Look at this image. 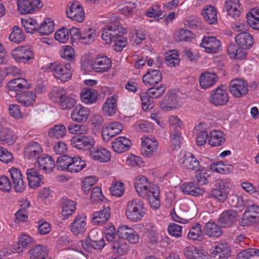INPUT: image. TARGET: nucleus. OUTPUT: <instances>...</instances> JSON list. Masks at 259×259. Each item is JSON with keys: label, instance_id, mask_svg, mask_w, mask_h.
Masks as SVG:
<instances>
[{"label": "nucleus", "instance_id": "nucleus-16", "mask_svg": "<svg viewBox=\"0 0 259 259\" xmlns=\"http://www.w3.org/2000/svg\"><path fill=\"white\" fill-rule=\"evenodd\" d=\"M117 234L120 239H125L131 243L136 244L139 242V236L138 233L133 229L127 226L122 225L119 227Z\"/></svg>", "mask_w": 259, "mask_h": 259}, {"label": "nucleus", "instance_id": "nucleus-25", "mask_svg": "<svg viewBox=\"0 0 259 259\" xmlns=\"http://www.w3.org/2000/svg\"><path fill=\"white\" fill-rule=\"evenodd\" d=\"M86 217L83 215L75 217L70 226L71 232L75 235H81L85 231Z\"/></svg>", "mask_w": 259, "mask_h": 259}, {"label": "nucleus", "instance_id": "nucleus-12", "mask_svg": "<svg viewBox=\"0 0 259 259\" xmlns=\"http://www.w3.org/2000/svg\"><path fill=\"white\" fill-rule=\"evenodd\" d=\"M229 97L225 87L223 85L218 87L211 91L209 102L215 106H223L227 104Z\"/></svg>", "mask_w": 259, "mask_h": 259}, {"label": "nucleus", "instance_id": "nucleus-26", "mask_svg": "<svg viewBox=\"0 0 259 259\" xmlns=\"http://www.w3.org/2000/svg\"><path fill=\"white\" fill-rule=\"evenodd\" d=\"M199 84L202 89H207L214 85L218 80V76L214 73L205 72L199 77Z\"/></svg>", "mask_w": 259, "mask_h": 259}, {"label": "nucleus", "instance_id": "nucleus-63", "mask_svg": "<svg viewBox=\"0 0 259 259\" xmlns=\"http://www.w3.org/2000/svg\"><path fill=\"white\" fill-rule=\"evenodd\" d=\"M165 90V86L164 84H160L149 89L147 92L152 98L156 99L160 97L164 94Z\"/></svg>", "mask_w": 259, "mask_h": 259}, {"label": "nucleus", "instance_id": "nucleus-14", "mask_svg": "<svg viewBox=\"0 0 259 259\" xmlns=\"http://www.w3.org/2000/svg\"><path fill=\"white\" fill-rule=\"evenodd\" d=\"M14 60L17 62L26 63L33 58L32 49L28 46H20L11 52Z\"/></svg>", "mask_w": 259, "mask_h": 259}, {"label": "nucleus", "instance_id": "nucleus-28", "mask_svg": "<svg viewBox=\"0 0 259 259\" xmlns=\"http://www.w3.org/2000/svg\"><path fill=\"white\" fill-rule=\"evenodd\" d=\"M28 185L30 188H36L42 184V176L34 168L28 169L26 171Z\"/></svg>", "mask_w": 259, "mask_h": 259}, {"label": "nucleus", "instance_id": "nucleus-34", "mask_svg": "<svg viewBox=\"0 0 259 259\" xmlns=\"http://www.w3.org/2000/svg\"><path fill=\"white\" fill-rule=\"evenodd\" d=\"M49 253L48 248L43 245H36L28 252L29 259H46Z\"/></svg>", "mask_w": 259, "mask_h": 259}, {"label": "nucleus", "instance_id": "nucleus-56", "mask_svg": "<svg viewBox=\"0 0 259 259\" xmlns=\"http://www.w3.org/2000/svg\"><path fill=\"white\" fill-rule=\"evenodd\" d=\"M58 104L62 109L70 110L75 106L76 101L73 96L65 94Z\"/></svg>", "mask_w": 259, "mask_h": 259}, {"label": "nucleus", "instance_id": "nucleus-30", "mask_svg": "<svg viewBox=\"0 0 259 259\" xmlns=\"http://www.w3.org/2000/svg\"><path fill=\"white\" fill-rule=\"evenodd\" d=\"M225 141V135L221 131L213 130L208 134V143L211 147L221 146Z\"/></svg>", "mask_w": 259, "mask_h": 259}, {"label": "nucleus", "instance_id": "nucleus-52", "mask_svg": "<svg viewBox=\"0 0 259 259\" xmlns=\"http://www.w3.org/2000/svg\"><path fill=\"white\" fill-rule=\"evenodd\" d=\"M203 124L200 123L195 127V131L197 132V136L196 142L198 146L204 145L206 142L207 138L208 139V134L206 131L202 130Z\"/></svg>", "mask_w": 259, "mask_h": 259}, {"label": "nucleus", "instance_id": "nucleus-59", "mask_svg": "<svg viewBox=\"0 0 259 259\" xmlns=\"http://www.w3.org/2000/svg\"><path fill=\"white\" fill-rule=\"evenodd\" d=\"M203 232L201 226L199 224H196L190 228L188 234V237L191 240H199L202 238Z\"/></svg>", "mask_w": 259, "mask_h": 259}, {"label": "nucleus", "instance_id": "nucleus-33", "mask_svg": "<svg viewBox=\"0 0 259 259\" xmlns=\"http://www.w3.org/2000/svg\"><path fill=\"white\" fill-rule=\"evenodd\" d=\"M92 158L100 162H107L110 160V152L103 148H97L90 151Z\"/></svg>", "mask_w": 259, "mask_h": 259}, {"label": "nucleus", "instance_id": "nucleus-38", "mask_svg": "<svg viewBox=\"0 0 259 259\" xmlns=\"http://www.w3.org/2000/svg\"><path fill=\"white\" fill-rule=\"evenodd\" d=\"M177 105V97L176 95L173 93H169L166 95L160 104L161 108L165 111L176 108Z\"/></svg>", "mask_w": 259, "mask_h": 259}, {"label": "nucleus", "instance_id": "nucleus-10", "mask_svg": "<svg viewBox=\"0 0 259 259\" xmlns=\"http://www.w3.org/2000/svg\"><path fill=\"white\" fill-rule=\"evenodd\" d=\"M112 61L106 56L99 55L93 58L90 63V66L94 71L98 73L108 72L111 67Z\"/></svg>", "mask_w": 259, "mask_h": 259}, {"label": "nucleus", "instance_id": "nucleus-18", "mask_svg": "<svg viewBox=\"0 0 259 259\" xmlns=\"http://www.w3.org/2000/svg\"><path fill=\"white\" fill-rule=\"evenodd\" d=\"M226 180L220 181L218 183V187L211 191L210 196L220 202H224L228 195V187L226 186Z\"/></svg>", "mask_w": 259, "mask_h": 259}, {"label": "nucleus", "instance_id": "nucleus-48", "mask_svg": "<svg viewBox=\"0 0 259 259\" xmlns=\"http://www.w3.org/2000/svg\"><path fill=\"white\" fill-rule=\"evenodd\" d=\"M136 9V5L132 2H125L118 6V10L120 13L127 17L133 16Z\"/></svg>", "mask_w": 259, "mask_h": 259}, {"label": "nucleus", "instance_id": "nucleus-15", "mask_svg": "<svg viewBox=\"0 0 259 259\" xmlns=\"http://www.w3.org/2000/svg\"><path fill=\"white\" fill-rule=\"evenodd\" d=\"M200 46L207 53L215 54L220 51L221 43L215 36H206L203 37Z\"/></svg>", "mask_w": 259, "mask_h": 259}, {"label": "nucleus", "instance_id": "nucleus-11", "mask_svg": "<svg viewBox=\"0 0 259 259\" xmlns=\"http://www.w3.org/2000/svg\"><path fill=\"white\" fill-rule=\"evenodd\" d=\"M229 88L231 94L237 98L246 95L248 92L247 83L240 78L232 80L229 83Z\"/></svg>", "mask_w": 259, "mask_h": 259}, {"label": "nucleus", "instance_id": "nucleus-9", "mask_svg": "<svg viewBox=\"0 0 259 259\" xmlns=\"http://www.w3.org/2000/svg\"><path fill=\"white\" fill-rule=\"evenodd\" d=\"M71 145L80 150H88L93 148L95 140L92 136H74L71 139Z\"/></svg>", "mask_w": 259, "mask_h": 259}, {"label": "nucleus", "instance_id": "nucleus-45", "mask_svg": "<svg viewBox=\"0 0 259 259\" xmlns=\"http://www.w3.org/2000/svg\"><path fill=\"white\" fill-rule=\"evenodd\" d=\"M34 239L30 235L22 233L19 235L18 239V252H22L23 249H26L28 246L31 244L34 243Z\"/></svg>", "mask_w": 259, "mask_h": 259}, {"label": "nucleus", "instance_id": "nucleus-19", "mask_svg": "<svg viewBox=\"0 0 259 259\" xmlns=\"http://www.w3.org/2000/svg\"><path fill=\"white\" fill-rule=\"evenodd\" d=\"M14 189L17 192H23L26 188V184L23 181L20 170L15 167L9 169Z\"/></svg>", "mask_w": 259, "mask_h": 259}, {"label": "nucleus", "instance_id": "nucleus-41", "mask_svg": "<svg viewBox=\"0 0 259 259\" xmlns=\"http://www.w3.org/2000/svg\"><path fill=\"white\" fill-rule=\"evenodd\" d=\"M76 203L69 199H64L62 203L61 214L63 219L71 215L76 209Z\"/></svg>", "mask_w": 259, "mask_h": 259}, {"label": "nucleus", "instance_id": "nucleus-8", "mask_svg": "<svg viewBox=\"0 0 259 259\" xmlns=\"http://www.w3.org/2000/svg\"><path fill=\"white\" fill-rule=\"evenodd\" d=\"M17 11L21 14H31L43 6L41 0H17Z\"/></svg>", "mask_w": 259, "mask_h": 259}, {"label": "nucleus", "instance_id": "nucleus-55", "mask_svg": "<svg viewBox=\"0 0 259 259\" xmlns=\"http://www.w3.org/2000/svg\"><path fill=\"white\" fill-rule=\"evenodd\" d=\"M165 59L166 64L170 67L178 65L180 60L178 52L175 50L170 51L165 54Z\"/></svg>", "mask_w": 259, "mask_h": 259}, {"label": "nucleus", "instance_id": "nucleus-46", "mask_svg": "<svg viewBox=\"0 0 259 259\" xmlns=\"http://www.w3.org/2000/svg\"><path fill=\"white\" fill-rule=\"evenodd\" d=\"M98 92L92 89H84L80 94L81 99L84 104H92L97 100Z\"/></svg>", "mask_w": 259, "mask_h": 259}, {"label": "nucleus", "instance_id": "nucleus-62", "mask_svg": "<svg viewBox=\"0 0 259 259\" xmlns=\"http://www.w3.org/2000/svg\"><path fill=\"white\" fill-rule=\"evenodd\" d=\"M21 23L27 33H33L38 27L37 22L31 19H22Z\"/></svg>", "mask_w": 259, "mask_h": 259}, {"label": "nucleus", "instance_id": "nucleus-17", "mask_svg": "<svg viewBox=\"0 0 259 259\" xmlns=\"http://www.w3.org/2000/svg\"><path fill=\"white\" fill-rule=\"evenodd\" d=\"M42 153V148L40 144L37 142H32L29 143L24 149V156L26 158L34 160H37L41 156Z\"/></svg>", "mask_w": 259, "mask_h": 259}, {"label": "nucleus", "instance_id": "nucleus-49", "mask_svg": "<svg viewBox=\"0 0 259 259\" xmlns=\"http://www.w3.org/2000/svg\"><path fill=\"white\" fill-rule=\"evenodd\" d=\"M67 133V130L65 126L63 124H57L50 128L49 131L50 137L55 139H60L63 138Z\"/></svg>", "mask_w": 259, "mask_h": 259}, {"label": "nucleus", "instance_id": "nucleus-50", "mask_svg": "<svg viewBox=\"0 0 259 259\" xmlns=\"http://www.w3.org/2000/svg\"><path fill=\"white\" fill-rule=\"evenodd\" d=\"M69 132L73 135H85L89 132V127L85 124L71 123L68 126Z\"/></svg>", "mask_w": 259, "mask_h": 259}, {"label": "nucleus", "instance_id": "nucleus-5", "mask_svg": "<svg viewBox=\"0 0 259 259\" xmlns=\"http://www.w3.org/2000/svg\"><path fill=\"white\" fill-rule=\"evenodd\" d=\"M145 213L144 204L140 199H134L127 202L125 215L131 221L137 222L142 220Z\"/></svg>", "mask_w": 259, "mask_h": 259}, {"label": "nucleus", "instance_id": "nucleus-53", "mask_svg": "<svg viewBox=\"0 0 259 259\" xmlns=\"http://www.w3.org/2000/svg\"><path fill=\"white\" fill-rule=\"evenodd\" d=\"M25 39V36L22 30L17 26H14L9 36L10 41L18 44L23 42Z\"/></svg>", "mask_w": 259, "mask_h": 259}, {"label": "nucleus", "instance_id": "nucleus-13", "mask_svg": "<svg viewBox=\"0 0 259 259\" xmlns=\"http://www.w3.org/2000/svg\"><path fill=\"white\" fill-rule=\"evenodd\" d=\"M141 152L143 155L151 157L157 151L158 144L155 137L150 135L141 138Z\"/></svg>", "mask_w": 259, "mask_h": 259}, {"label": "nucleus", "instance_id": "nucleus-23", "mask_svg": "<svg viewBox=\"0 0 259 259\" xmlns=\"http://www.w3.org/2000/svg\"><path fill=\"white\" fill-rule=\"evenodd\" d=\"M90 114V110L88 108L81 105H78L71 112L70 117L74 121L82 122L87 120Z\"/></svg>", "mask_w": 259, "mask_h": 259}, {"label": "nucleus", "instance_id": "nucleus-35", "mask_svg": "<svg viewBox=\"0 0 259 259\" xmlns=\"http://www.w3.org/2000/svg\"><path fill=\"white\" fill-rule=\"evenodd\" d=\"M146 85H153L159 83L162 79V74L159 70H150L142 78Z\"/></svg>", "mask_w": 259, "mask_h": 259}, {"label": "nucleus", "instance_id": "nucleus-31", "mask_svg": "<svg viewBox=\"0 0 259 259\" xmlns=\"http://www.w3.org/2000/svg\"><path fill=\"white\" fill-rule=\"evenodd\" d=\"M217 9L211 5H206L202 10L201 15L204 19L209 24H215L217 23Z\"/></svg>", "mask_w": 259, "mask_h": 259}, {"label": "nucleus", "instance_id": "nucleus-36", "mask_svg": "<svg viewBox=\"0 0 259 259\" xmlns=\"http://www.w3.org/2000/svg\"><path fill=\"white\" fill-rule=\"evenodd\" d=\"M28 87L26 80L22 78H18L10 80L7 84L9 93L14 92L16 94L21 92L23 89Z\"/></svg>", "mask_w": 259, "mask_h": 259}, {"label": "nucleus", "instance_id": "nucleus-57", "mask_svg": "<svg viewBox=\"0 0 259 259\" xmlns=\"http://www.w3.org/2000/svg\"><path fill=\"white\" fill-rule=\"evenodd\" d=\"M210 166L212 170L220 174H227L233 169V166L232 165H226L222 162L212 163Z\"/></svg>", "mask_w": 259, "mask_h": 259}, {"label": "nucleus", "instance_id": "nucleus-24", "mask_svg": "<svg viewBox=\"0 0 259 259\" xmlns=\"http://www.w3.org/2000/svg\"><path fill=\"white\" fill-rule=\"evenodd\" d=\"M238 214L236 211L225 210L220 215L218 223L222 227H229L236 222Z\"/></svg>", "mask_w": 259, "mask_h": 259}, {"label": "nucleus", "instance_id": "nucleus-58", "mask_svg": "<svg viewBox=\"0 0 259 259\" xmlns=\"http://www.w3.org/2000/svg\"><path fill=\"white\" fill-rule=\"evenodd\" d=\"M54 23L51 19H48L41 24L38 31L42 35H48L54 31Z\"/></svg>", "mask_w": 259, "mask_h": 259}, {"label": "nucleus", "instance_id": "nucleus-43", "mask_svg": "<svg viewBox=\"0 0 259 259\" xmlns=\"http://www.w3.org/2000/svg\"><path fill=\"white\" fill-rule=\"evenodd\" d=\"M111 248L113 252L119 255H124L128 250V244L120 238H116L111 243Z\"/></svg>", "mask_w": 259, "mask_h": 259}, {"label": "nucleus", "instance_id": "nucleus-44", "mask_svg": "<svg viewBox=\"0 0 259 259\" xmlns=\"http://www.w3.org/2000/svg\"><path fill=\"white\" fill-rule=\"evenodd\" d=\"M182 163L185 168L190 170H197L199 165L198 161L191 153H187L184 155Z\"/></svg>", "mask_w": 259, "mask_h": 259}, {"label": "nucleus", "instance_id": "nucleus-40", "mask_svg": "<svg viewBox=\"0 0 259 259\" xmlns=\"http://www.w3.org/2000/svg\"><path fill=\"white\" fill-rule=\"evenodd\" d=\"M102 110L104 113L109 116L114 115L117 110V98L113 96L106 99L104 103Z\"/></svg>", "mask_w": 259, "mask_h": 259}, {"label": "nucleus", "instance_id": "nucleus-47", "mask_svg": "<svg viewBox=\"0 0 259 259\" xmlns=\"http://www.w3.org/2000/svg\"><path fill=\"white\" fill-rule=\"evenodd\" d=\"M205 234L209 237H218L222 234V230L214 222L207 223L204 228Z\"/></svg>", "mask_w": 259, "mask_h": 259}, {"label": "nucleus", "instance_id": "nucleus-7", "mask_svg": "<svg viewBox=\"0 0 259 259\" xmlns=\"http://www.w3.org/2000/svg\"><path fill=\"white\" fill-rule=\"evenodd\" d=\"M65 13L68 18L76 22L81 23L85 19L83 8L78 1L70 2L66 9Z\"/></svg>", "mask_w": 259, "mask_h": 259}, {"label": "nucleus", "instance_id": "nucleus-20", "mask_svg": "<svg viewBox=\"0 0 259 259\" xmlns=\"http://www.w3.org/2000/svg\"><path fill=\"white\" fill-rule=\"evenodd\" d=\"M87 241L91 247L97 250L102 249L105 245L102 233L95 229L90 232Z\"/></svg>", "mask_w": 259, "mask_h": 259}, {"label": "nucleus", "instance_id": "nucleus-29", "mask_svg": "<svg viewBox=\"0 0 259 259\" xmlns=\"http://www.w3.org/2000/svg\"><path fill=\"white\" fill-rule=\"evenodd\" d=\"M225 8L227 14L233 18H238L241 13L242 8L239 0H227Z\"/></svg>", "mask_w": 259, "mask_h": 259}, {"label": "nucleus", "instance_id": "nucleus-60", "mask_svg": "<svg viewBox=\"0 0 259 259\" xmlns=\"http://www.w3.org/2000/svg\"><path fill=\"white\" fill-rule=\"evenodd\" d=\"M36 96L32 92L29 91L21 96L19 102L23 105L28 107L34 104Z\"/></svg>", "mask_w": 259, "mask_h": 259}, {"label": "nucleus", "instance_id": "nucleus-42", "mask_svg": "<svg viewBox=\"0 0 259 259\" xmlns=\"http://www.w3.org/2000/svg\"><path fill=\"white\" fill-rule=\"evenodd\" d=\"M181 189L184 193L193 196L202 195L204 193L203 189L195 186L192 182L184 183Z\"/></svg>", "mask_w": 259, "mask_h": 259}, {"label": "nucleus", "instance_id": "nucleus-27", "mask_svg": "<svg viewBox=\"0 0 259 259\" xmlns=\"http://www.w3.org/2000/svg\"><path fill=\"white\" fill-rule=\"evenodd\" d=\"M131 145V141L125 137L116 138L112 142L113 150L117 153H121L127 151Z\"/></svg>", "mask_w": 259, "mask_h": 259}, {"label": "nucleus", "instance_id": "nucleus-6", "mask_svg": "<svg viewBox=\"0 0 259 259\" xmlns=\"http://www.w3.org/2000/svg\"><path fill=\"white\" fill-rule=\"evenodd\" d=\"M115 18H112V23L102 29V38L107 44H111L121 33H126V30L119 24L114 23Z\"/></svg>", "mask_w": 259, "mask_h": 259}, {"label": "nucleus", "instance_id": "nucleus-22", "mask_svg": "<svg viewBox=\"0 0 259 259\" xmlns=\"http://www.w3.org/2000/svg\"><path fill=\"white\" fill-rule=\"evenodd\" d=\"M211 254L215 259H228L231 255V249L227 243H221L211 248Z\"/></svg>", "mask_w": 259, "mask_h": 259}, {"label": "nucleus", "instance_id": "nucleus-61", "mask_svg": "<svg viewBox=\"0 0 259 259\" xmlns=\"http://www.w3.org/2000/svg\"><path fill=\"white\" fill-rule=\"evenodd\" d=\"M140 98L142 108L144 111H147L153 108V98L148 94L147 92L141 94Z\"/></svg>", "mask_w": 259, "mask_h": 259}, {"label": "nucleus", "instance_id": "nucleus-39", "mask_svg": "<svg viewBox=\"0 0 259 259\" xmlns=\"http://www.w3.org/2000/svg\"><path fill=\"white\" fill-rule=\"evenodd\" d=\"M235 40L237 44L243 49H249L253 44L252 36L246 32L237 35Z\"/></svg>", "mask_w": 259, "mask_h": 259}, {"label": "nucleus", "instance_id": "nucleus-54", "mask_svg": "<svg viewBox=\"0 0 259 259\" xmlns=\"http://www.w3.org/2000/svg\"><path fill=\"white\" fill-rule=\"evenodd\" d=\"M85 165V161L82 160L80 157H72L68 171L77 172L84 168Z\"/></svg>", "mask_w": 259, "mask_h": 259}, {"label": "nucleus", "instance_id": "nucleus-2", "mask_svg": "<svg viewBox=\"0 0 259 259\" xmlns=\"http://www.w3.org/2000/svg\"><path fill=\"white\" fill-rule=\"evenodd\" d=\"M238 202L234 204V207L243 209L246 207V210L242 216L241 225L243 226L254 224L259 221V206L252 203L250 200H244L242 197H235Z\"/></svg>", "mask_w": 259, "mask_h": 259}, {"label": "nucleus", "instance_id": "nucleus-64", "mask_svg": "<svg viewBox=\"0 0 259 259\" xmlns=\"http://www.w3.org/2000/svg\"><path fill=\"white\" fill-rule=\"evenodd\" d=\"M60 55L62 58L71 60L75 58L74 49L70 46H64L60 51Z\"/></svg>", "mask_w": 259, "mask_h": 259}, {"label": "nucleus", "instance_id": "nucleus-1", "mask_svg": "<svg viewBox=\"0 0 259 259\" xmlns=\"http://www.w3.org/2000/svg\"><path fill=\"white\" fill-rule=\"evenodd\" d=\"M135 187L139 196L148 200L152 208L156 209L159 207L160 190L157 186L151 184L145 177L139 176L135 179Z\"/></svg>", "mask_w": 259, "mask_h": 259}, {"label": "nucleus", "instance_id": "nucleus-51", "mask_svg": "<svg viewBox=\"0 0 259 259\" xmlns=\"http://www.w3.org/2000/svg\"><path fill=\"white\" fill-rule=\"evenodd\" d=\"M97 36L96 31L92 28H88L82 32L81 42L84 44H91Z\"/></svg>", "mask_w": 259, "mask_h": 259}, {"label": "nucleus", "instance_id": "nucleus-3", "mask_svg": "<svg viewBox=\"0 0 259 259\" xmlns=\"http://www.w3.org/2000/svg\"><path fill=\"white\" fill-rule=\"evenodd\" d=\"M196 206L190 200L184 201L181 205L177 206L171 212L172 220L180 223H186L192 219L196 213Z\"/></svg>", "mask_w": 259, "mask_h": 259}, {"label": "nucleus", "instance_id": "nucleus-32", "mask_svg": "<svg viewBox=\"0 0 259 259\" xmlns=\"http://www.w3.org/2000/svg\"><path fill=\"white\" fill-rule=\"evenodd\" d=\"M110 214V208L104 207L103 209L93 212L92 222L95 225L104 224L109 219Z\"/></svg>", "mask_w": 259, "mask_h": 259}, {"label": "nucleus", "instance_id": "nucleus-4", "mask_svg": "<svg viewBox=\"0 0 259 259\" xmlns=\"http://www.w3.org/2000/svg\"><path fill=\"white\" fill-rule=\"evenodd\" d=\"M44 71L51 72L54 76L62 82H66L71 79L72 71L69 63H51L42 67Z\"/></svg>", "mask_w": 259, "mask_h": 259}, {"label": "nucleus", "instance_id": "nucleus-37", "mask_svg": "<svg viewBox=\"0 0 259 259\" xmlns=\"http://www.w3.org/2000/svg\"><path fill=\"white\" fill-rule=\"evenodd\" d=\"M37 163L39 168L46 173L52 171L55 167L54 161L51 157L47 155H42L39 158Z\"/></svg>", "mask_w": 259, "mask_h": 259}, {"label": "nucleus", "instance_id": "nucleus-21", "mask_svg": "<svg viewBox=\"0 0 259 259\" xmlns=\"http://www.w3.org/2000/svg\"><path fill=\"white\" fill-rule=\"evenodd\" d=\"M123 129L122 124L119 122L110 123L102 131V137L105 141L108 142L110 139L120 133Z\"/></svg>", "mask_w": 259, "mask_h": 259}]
</instances>
